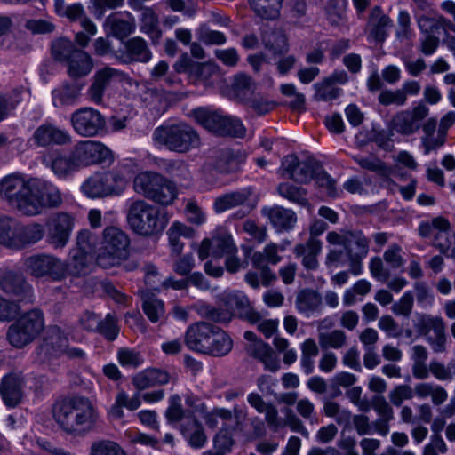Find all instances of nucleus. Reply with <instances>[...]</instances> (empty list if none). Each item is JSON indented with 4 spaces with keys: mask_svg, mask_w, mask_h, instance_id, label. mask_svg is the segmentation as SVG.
<instances>
[{
    "mask_svg": "<svg viewBox=\"0 0 455 455\" xmlns=\"http://www.w3.org/2000/svg\"><path fill=\"white\" fill-rule=\"evenodd\" d=\"M52 415L64 432L75 436L85 435L95 431L100 425L97 407L84 396L57 402L53 405Z\"/></svg>",
    "mask_w": 455,
    "mask_h": 455,
    "instance_id": "nucleus-1",
    "label": "nucleus"
},
{
    "mask_svg": "<svg viewBox=\"0 0 455 455\" xmlns=\"http://www.w3.org/2000/svg\"><path fill=\"white\" fill-rule=\"evenodd\" d=\"M152 140L156 146L177 153H187L201 145L197 131L185 122L156 127Z\"/></svg>",
    "mask_w": 455,
    "mask_h": 455,
    "instance_id": "nucleus-2",
    "label": "nucleus"
},
{
    "mask_svg": "<svg viewBox=\"0 0 455 455\" xmlns=\"http://www.w3.org/2000/svg\"><path fill=\"white\" fill-rule=\"evenodd\" d=\"M326 240L330 244L342 246L349 262V272L353 275L363 273V260L369 253L370 240L362 231L329 232Z\"/></svg>",
    "mask_w": 455,
    "mask_h": 455,
    "instance_id": "nucleus-3",
    "label": "nucleus"
},
{
    "mask_svg": "<svg viewBox=\"0 0 455 455\" xmlns=\"http://www.w3.org/2000/svg\"><path fill=\"white\" fill-rule=\"evenodd\" d=\"M52 54L53 58L65 63L69 77L77 79L86 76L93 68V59L82 49H77L68 38H59L52 42Z\"/></svg>",
    "mask_w": 455,
    "mask_h": 455,
    "instance_id": "nucleus-4",
    "label": "nucleus"
},
{
    "mask_svg": "<svg viewBox=\"0 0 455 455\" xmlns=\"http://www.w3.org/2000/svg\"><path fill=\"white\" fill-rule=\"evenodd\" d=\"M127 220L135 233L149 236L161 233L167 225L168 218L159 208L138 200L131 204Z\"/></svg>",
    "mask_w": 455,
    "mask_h": 455,
    "instance_id": "nucleus-5",
    "label": "nucleus"
},
{
    "mask_svg": "<svg viewBox=\"0 0 455 455\" xmlns=\"http://www.w3.org/2000/svg\"><path fill=\"white\" fill-rule=\"evenodd\" d=\"M130 239L121 228L107 227L98 249L97 264L103 268L119 265L129 254Z\"/></svg>",
    "mask_w": 455,
    "mask_h": 455,
    "instance_id": "nucleus-6",
    "label": "nucleus"
},
{
    "mask_svg": "<svg viewBox=\"0 0 455 455\" xmlns=\"http://www.w3.org/2000/svg\"><path fill=\"white\" fill-rule=\"evenodd\" d=\"M134 190L160 204H171L177 196L174 183L155 172H142L133 180Z\"/></svg>",
    "mask_w": 455,
    "mask_h": 455,
    "instance_id": "nucleus-7",
    "label": "nucleus"
},
{
    "mask_svg": "<svg viewBox=\"0 0 455 455\" xmlns=\"http://www.w3.org/2000/svg\"><path fill=\"white\" fill-rule=\"evenodd\" d=\"M44 328L43 313L40 310H31L9 326L7 340L12 347L22 348L31 343Z\"/></svg>",
    "mask_w": 455,
    "mask_h": 455,
    "instance_id": "nucleus-8",
    "label": "nucleus"
},
{
    "mask_svg": "<svg viewBox=\"0 0 455 455\" xmlns=\"http://www.w3.org/2000/svg\"><path fill=\"white\" fill-rule=\"evenodd\" d=\"M63 200L59 188L51 182L32 179L29 199L24 216H36L45 209L57 208Z\"/></svg>",
    "mask_w": 455,
    "mask_h": 455,
    "instance_id": "nucleus-9",
    "label": "nucleus"
},
{
    "mask_svg": "<svg viewBox=\"0 0 455 455\" xmlns=\"http://www.w3.org/2000/svg\"><path fill=\"white\" fill-rule=\"evenodd\" d=\"M31 184L32 179L26 180L21 174L7 175L0 180V197L21 215H25Z\"/></svg>",
    "mask_w": 455,
    "mask_h": 455,
    "instance_id": "nucleus-10",
    "label": "nucleus"
},
{
    "mask_svg": "<svg viewBox=\"0 0 455 455\" xmlns=\"http://www.w3.org/2000/svg\"><path fill=\"white\" fill-rule=\"evenodd\" d=\"M80 169L97 164H111L114 153L104 143L98 140H80L70 148Z\"/></svg>",
    "mask_w": 455,
    "mask_h": 455,
    "instance_id": "nucleus-11",
    "label": "nucleus"
},
{
    "mask_svg": "<svg viewBox=\"0 0 455 455\" xmlns=\"http://www.w3.org/2000/svg\"><path fill=\"white\" fill-rule=\"evenodd\" d=\"M23 267L27 274L36 278L47 277L54 282L64 279L63 261L52 254L37 253L27 257Z\"/></svg>",
    "mask_w": 455,
    "mask_h": 455,
    "instance_id": "nucleus-12",
    "label": "nucleus"
},
{
    "mask_svg": "<svg viewBox=\"0 0 455 455\" xmlns=\"http://www.w3.org/2000/svg\"><path fill=\"white\" fill-rule=\"evenodd\" d=\"M74 131L82 137L98 135L105 126L104 116L92 108H81L72 113L70 117Z\"/></svg>",
    "mask_w": 455,
    "mask_h": 455,
    "instance_id": "nucleus-13",
    "label": "nucleus"
},
{
    "mask_svg": "<svg viewBox=\"0 0 455 455\" xmlns=\"http://www.w3.org/2000/svg\"><path fill=\"white\" fill-rule=\"evenodd\" d=\"M74 227V219L66 212H59L52 217L46 224V242L53 249L64 248L70 238Z\"/></svg>",
    "mask_w": 455,
    "mask_h": 455,
    "instance_id": "nucleus-14",
    "label": "nucleus"
},
{
    "mask_svg": "<svg viewBox=\"0 0 455 455\" xmlns=\"http://www.w3.org/2000/svg\"><path fill=\"white\" fill-rule=\"evenodd\" d=\"M428 113L427 105L419 101L412 108L395 114L391 121L392 129L402 135H411L419 130Z\"/></svg>",
    "mask_w": 455,
    "mask_h": 455,
    "instance_id": "nucleus-15",
    "label": "nucleus"
},
{
    "mask_svg": "<svg viewBox=\"0 0 455 455\" xmlns=\"http://www.w3.org/2000/svg\"><path fill=\"white\" fill-rule=\"evenodd\" d=\"M123 48L116 50L114 59L122 64L148 63L153 54L148 42L141 36H133L123 41Z\"/></svg>",
    "mask_w": 455,
    "mask_h": 455,
    "instance_id": "nucleus-16",
    "label": "nucleus"
},
{
    "mask_svg": "<svg viewBox=\"0 0 455 455\" xmlns=\"http://www.w3.org/2000/svg\"><path fill=\"white\" fill-rule=\"evenodd\" d=\"M124 78L125 73L110 66H105L98 69L87 91L90 100L97 104L101 103L107 88L112 83L121 82Z\"/></svg>",
    "mask_w": 455,
    "mask_h": 455,
    "instance_id": "nucleus-17",
    "label": "nucleus"
},
{
    "mask_svg": "<svg viewBox=\"0 0 455 455\" xmlns=\"http://www.w3.org/2000/svg\"><path fill=\"white\" fill-rule=\"evenodd\" d=\"M0 290L22 302H31L33 299V288L24 276L7 268L0 269Z\"/></svg>",
    "mask_w": 455,
    "mask_h": 455,
    "instance_id": "nucleus-18",
    "label": "nucleus"
},
{
    "mask_svg": "<svg viewBox=\"0 0 455 455\" xmlns=\"http://www.w3.org/2000/svg\"><path fill=\"white\" fill-rule=\"evenodd\" d=\"M69 132L60 127L52 124L44 123L40 124L33 132L30 139L33 143L39 148H49L52 146H62L71 142Z\"/></svg>",
    "mask_w": 455,
    "mask_h": 455,
    "instance_id": "nucleus-19",
    "label": "nucleus"
},
{
    "mask_svg": "<svg viewBox=\"0 0 455 455\" xmlns=\"http://www.w3.org/2000/svg\"><path fill=\"white\" fill-rule=\"evenodd\" d=\"M214 327V324L204 321L190 324L184 336L187 347L194 352L205 354Z\"/></svg>",
    "mask_w": 455,
    "mask_h": 455,
    "instance_id": "nucleus-20",
    "label": "nucleus"
},
{
    "mask_svg": "<svg viewBox=\"0 0 455 455\" xmlns=\"http://www.w3.org/2000/svg\"><path fill=\"white\" fill-rule=\"evenodd\" d=\"M108 35L124 41L136 30L135 17L129 12H118L108 16L104 22Z\"/></svg>",
    "mask_w": 455,
    "mask_h": 455,
    "instance_id": "nucleus-21",
    "label": "nucleus"
},
{
    "mask_svg": "<svg viewBox=\"0 0 455 455\" xmlns=\"http://www.w3.org/2000/svg\"><path fill=\"white\" fill-rule=\"evenodd\" d=\"M68 340L60 328L52 326L49 328L46 337L37 349V355L41 361L51 357L60 356L67 350Z\"/></svg>",
    "mask_w": 455,
    "mask_h": 455,
    "instance_id": "nucleus-22",
    "label": "nucleus"
},
{
    "mask_svg": "<svg viewBox=\"0 0 455 455\" xmlns=\"http://www.w3.org/2000/svg\"><path fill=\"white\" fill-rule=\"evenodd\" d=\"M129 1L132 9H140V14L139 16L140 31L148 36L152 44H158L162 38L163 31L160 28L156 12L151 7H140L139 3H133L132 0Z\"/></svg>",
    "mask_w": 455,
    "mask_h": 455,
    "instance_id": "nucleus-23",
    "label": "nucleus"
},
{
    "mask_svg": "<svg viewBox=\"0 0 455 455\" xmlns=\"http://www.w3.org/2000/svg\"><path fill=\"white\" fill-rule=\"evenodd\" d=\"M24 379L20 374L9 373L5 375L0 384V395L8 407L17 406L24 395Z\"/></svg>",
    "mask_w": 455,
    "mask_h": 455,
    "instance_id": "nucleus-24",
    "label": "nucleus"
},
{
    "mask_svg": "<svg viewBox=\"0 0 455 455\" xmlns=\"http://www.w3.org/2000/svg\"><path fill=\"white\" fill-rule=\"evenodd\" d=\"M392 21L379 6L371 9L366 26L368 40L381 43L388 35Z\"/></svg>",
    "mask_w": 455,
    "mask_h": 455,
    "instance_id": "nucleus-25",
    "label": "nucleus"
},
{
    "mask_svg": "<svg viewBox=\"0 0 455 455\" xmlns=\"http://www.w3.org/2000/svg\"><path fill=\"white\" fill-rule=\"evenodd\" d=\"M92 259L93 257L80 249L70 250L67 261H63L64 279L68 275L82 276L89 274L92 267Z\"/></svg>",
    "mask_w": 455,
    "mask_h": 455,
    "instance_id": "nucleus-26",
    "label": "nucleus"
},
{
    "mask_svg": "<svg viewBox=\"0 0 455 455\" xmlns=\"http://www.w3.org/2000/svg\"><path fill=\"white\" fill-rule=\"evenodd\" d=\"M224 302L228 308L227 313L230 314V319L233 315L247 318L251 323L259 320V314L254 312L250 307L249 299L242 291H233L225 295Z\"/></svg>",
    "mask_w": 455,
    "mask_h": 455,
    "instance_id": "nucleus-27",
    "label": "nucleus"
},
{
    "mask_svg": "<svg viewBox=\"0 0 455 455\" xmlns=\"http://www.w3.org/2000/svg\"><path fill=\"white\" fill-rule=\"evenodd\" d=\"M261 212L277 232L290 231L297 222L295 212L282 206L263 207Z\"/></svg>",
    "mask_w": 455,
    "mask_h": 455,
    "instance_id": "nucleus-28",
    "label": "nucleus"
},
{
    "mask_svg": "<svg viewBox=\"0 0 455 455\" xmlns=\"http://www.w3.org/2000/svg\"><path fill=\"white\" fill-rule=\"evenodd\" d=\"M247 402L257 412L265 415V421L271 430L276 432L281 427L282 419L273 403L265 402L262 396L255 392L247 395Z\"/></svg>",
    "mask_w": 455,
    "mask_h": 455,
    "instance_id": "nucleus-29",
    "label": "nucleus"
},
{
    "mask_svg": "<svg viewBox=\"0 0 455 455\" xmlns=\"http://www.w3.org/2000/svg\"><path fill=\"white\" fill-rule=\"evenodd\" d=\"M322 251V243L315 237H309L306 243H299L293 252L298 258H302V265L307 270H315L319 267L317 257Z\"/></svg>",
    "mask_w": 455,
    "mask_h": 455,
    "instance_id": "nucleus-30",
    "label": "nucleus"
},
{
    "mask_svg": "<svg viewBox=\"0 0 455 455\" xmlns=\"http://www.w3.org/2000/svg\"><path fill=\"white\" fill-rule=\"evenodd\" d=\"M180 431L192 448H203L207 442L204 428L194 415L188 417L185 421L180 423Z\"/></svg>",
    "mask_w": 455,
    "mask_h": 455,
    "instance_id": "nucleus-31",
    "label": "nucleus"
},
{
    "mask_svg": "<svg viewBox=\"0 0 455 455\" xmlns=\"http://www.w3.org/2000/svg\"><path fill=\"white\" fill-rule=\"evenodd\" d=\"M248 354L263 363L265 370L275 372L280 369V361L272 347L264 341L251 343Z\"/></svg>",
    "mask_w": 455,
    "mask_h": 455,
    "instance_id": "nucleus-32",
    "label": "nucleus"
},
{
    "mask_svg": "<svg viewBox=\"0 0 455 455\" xmlns=\"http://www.w3.org/2000/svg\"><path fill=\"white\" fill-rule=\"evenodd\" d=\"M295 307L299 314L311 317L322 311V297L315 291L302 290L296 296Z\"/></svg>",
    "mask_w": 455,
    "mask_h": 455,
    "instance_id": "nucleus-33",
    "label": "nucleus"
},
{
    "mask_svg": "<svg viewBox=\"0 0 455 455\" xmlns=\"http://www.w3.org/2000/svg\"><path fill=\"white\" fill-rule=\"evenodd\" d=\"M111 177L105 173H94L81 186L84 195L91 198L104 197L114 194V188L109 185Z\"/></svg>",
    "mask_w": 455,
    "mask_h": 455,
    "instance_id": "nucleus-34",
    "label": "nucleus"
},
{
    "mask_svg": "<svg viewBox=\"0 0 455 455\" xmlns=\"http://www.w3.org/2000/svg\"><path fill=\"white\" fill-rule=\"evenodd\" d=\"M169 381L170 374L164 370L156 368L144 370L132 378V384L139 390L165 385Z\"/></svg>",
    "mask_w": 455,
    "mask_h": 455,
    "instance_id": "nucleus-35",
    "label": "nucleus"
},
{
    "mask_svg": "<svg viewBox=\"0 0 455 455\" xmlns=\"http://www.w3.org/2000/svg\"><path fill=\"white\" fill-rule=\"evenodd\" d=\"M371 406L379 416L378 419L373 421L376 433L386 436L389 433V422L394 419L393 409L384 396H374Z\"/></svg>",
    "mask_w": 455,
    "mask_h": 455,
    "instance_id": "nucleus-36",
    "label": "nucleus"
},
{
    "mask_svg": "<svg viewBox=\"0 0 455 455\" xmlns=\"http://www.w3.org/2000/svg\"><path fill=\"white\" fill-rule=\"evenodd\" d=\"M19 232L16 239L15 250H21L40 242L44 235V227L37 222L27 225L19 223Z\"/></svg>",
    "mask_w": 455,
    "mask_h": 455,
    "instance_id": "nucleus-37",
    "label": "nucleus"
},
{
    "mask_svg": "<svg viewBox=\"0 0 455 455\" xmlns=\"http://www.w3.org/2000/svg\"><path fill=\"white\" fill-rule=\"evenodd\" d=\"M413 394L420 400L430 397L435 406L442 405L448 399L447 390L443 386L434 382L417 383L414 386Z\"/></svg>",
    "mask_w": 455,
    "mask_h": 455,
    "instance_id": "nucleus-38",
    "label": "nucleus"
},
{
    "mask_svg": "<svg viewBox=\"0 0 455 455\" xmlns=\"http://www.w3.org/2000/svg\"><path fill=\"white\" fill-rule=\"evenodd\" d=\"M209 343L210 346L204 355L212 356L227 355L233 347V340L230 336L217 325L213 329Z\"/></svg>",
    "mask_w": 455,
    "mask_h": 455,
    "instance_id": "nucleus-39",
    "label": "nucleus"
},
{
    "mask_svg": "<svg viewBox=\"0 0 455 455\" xmlns=\"http://www.w3.org/2000/svg\"><path fill=\"white\" fill-rule=\"evenodd\" d=\"M251 196V191L249 188L224 194L215 199L213 209L217 213L226 212L231 208L243 205L249 200Z\"/></svg>",
    "mask_w": 455,
    "mask_h": 455,
    "instance_id": "nucleus-40",
    "label": "nucleus"
},
{
    "mask_svg": "<svg viewBox=\"0 0 455 455\" xmlns=\"http://www.w3.org/2000/svg\"><path fill=\"white\" fill-rule=\"evenodd\" d=\"M285 250V244L267 243L262 251H256L251 256V263L254 267H261L263 265H276L282 260L280 251Z\"/></svg>",
    "mask_w": 455,
    "mask_h": 455,
    "instance_id": "nucleus-41",
    "label": "nucleus"
},
{
    "mask_svg": "<svg viewBox=\"0 0 455 455\" xmlns=\"http://www.w3.org/2000/svg\"><path fill=\"white\" fill-rule=\"evenodd\" d=\"M80 95L79 88L68 83H63L52 92V103L56 108L76 104Z\"/></svg>",
    "mask_w": 455,
    "mask_h": 455,
    "instance_id": "nucleus-42",
    "label": "nucleus"
},
{
    "mask_svg": "<svg viewBox=\"0 0 455 455\" xmlns=\"http://www.w3.org/2000/svg\"><path fill=\"white\" fill-rule=\"evenodd\" d=\"M195 230L180 221L173 222L167 231L169 245L172 251L180 254L183 250V243L180 242L181 237L191 238L194 236Z\"/></svg>",
    "mask_w": 455,
    "mask_h": 455,
    "instance_id": "nucleus-43",
    "label": "nucleus"
},
{
    "mask_svg": "<svg viewBox=\"0 0 455 455\" xmlns=\"http://www.w3.org/2000/svg\"><path fill=\"white\" fill-rule=\"evenodd\" d=\"M212 251V256L214 258H221L228 254H236L238 250L234 243L230 234L224 230L218 231L211 238Z\"/></svg>",
    "mask_w": 455,
    "mask_h": 455,
    "instance_id": "nucleus-44",
    "label": "nucleus"
},
{
    "mask_svg": "<svg viewBox=\"0 0 455 455\" xmlns=\"http://www.w3.org/2000/svg\"><path fill=\"white\" fill-rule=\"evenodd\" d=\"M222 114L219 111H212L206 108H198L193 109L191 116L195 121L204 129L218 134L220 123L222 119Z\"/></svg>",
    "mask_w": 455,
    "mask_h": 455,
    "instance_id": "nucleus-45",
    "label": "nucleus"
},
{
    "mask_svg": "<svg viewBox=\"0 0 455 455\" xmlns=\"http://www.w3.org/2000/svg\"><path fill=\"white\" fill-rule=\"evenodd\" d=\"M411 371L415 379L424 380L428 379V369L427 360L428 353L427 348L422 345H415L411 347Z\"/></svg>",
    "mask_w": 455,
    "mask_h": 455,
    "instance_id": "nucleus-46",
    "label": "nucleus"
},
{
    "mask_svg": "<svg viewBox=\"0 0 455 455\" xmlns=\"http://www.w3.org/2000/svg\"><path fill=\"white\" fill-rule=\"evenodd\" d=\"M17 220L8 216H0V244L15 250L19 232Z\"/></svg>",
    "mask_w": 455,
    "mask_h": 455,
    "instance_id": "nucleus-47",
    "label": "nucleus"
},
{
    "mask_svg": "<svg viewBox=\"0 0 455 455\" xmlns=\"http://www.w3.org/2000/svg\"><path fill=\"white\" fill-rule=\"evenodd\" d=\"M52 171L60 178H66L79 170L74 156L69 150L68 154L59 152L51 164Z\"/></svg>",
    "mask_w": 455,
    "mask_h": 455,
    "instance_id": "nucleus-48",
    "label": "nucleus"
},
{
    "mask_svg": "<svg viewBox=\"0 0 455 455\" xmlns=\"http://www.w3.org/2000/svg\"><path fill=\"white\" fill-rule=\"evenodd\" d=\"M283 0H248L255 14L262 19L275 20L280 14Z\"/></svg>",
    "mask_w": 455,
    "mask_h": 455,
    "instance_id": "nucleus-49",
    "label": "nucleus"
},
{
    "mask_svg": "<svg viewBox=\"0 0 455 455\" xmlns=\"http://www.w3.org/2000/svg\"><path fill=\"white\" fill-rule=\"evenodd\" d=\"M141 300L143 311L150 322L157 323L164 317V304L156 295L143 292Z\"/></svg>",
    "mask_w": 455,
    "mask_h": 455,
    "instance_id": "nucleus-50",
    "label": "nucleus"
},
{
    "mask_svg": "<svg viewBox=\"0 0 455 455\" xmlns=\"http://www.w3.org/2000/svg\"><path fill=\"white\" fill-rule=\"evenodd\" d=\"M262 42L265 47L274 54H283L289 51L288 39L280 29L265 31Z\"/></svg>",
    "mask_w": 455,
    "mask_h": 455,
    "instance_id": "nucleus-51",
    "label": "nucleus"
},
{
    "mask_svg": "<svg viewBox=\"0 0 455 455\" xmlns=\"http://www.w3.org/2000/svg\"><path fill=\"white\" fill-rule=\"evenodd\" d=\"M218 135L243 138L245 136L246 128L242 121L232 116H222L220 123Z\"/></svg>",
    "mask_w": 455,
    "mask_h": 455,
    "instance_id": "nucleus-52",
    "label": "nucleus"
},
{
    "mask_svg": "<svg viewBox=\"0 0 455 455\" xmlns=\"http://www.w3.org/2000/svg\"><path fill=\"white\" fill-rule=\"evenodd\" d=\"M100 243V241H99L95 233L84 229L78 233L75 249H80L88 253V255L95 257V260L97 261Z\"/></svg>",
    "mask_w": 455,
    "mask_h": 455,
    "instance_id": "nucleus-53",
    "label": "nucleus"
},
{
    "mask_svg": "<svg viewBox=\"0 0 455 455\" xmlns=\"http://www.w3.org/2000/svg\"><path fill=\"white\" fill-rule=\"evenodd\" d=\"M89 455H127L116 442L109 439H99L91 444Z\"/></svg>",
    "mask_w": 455,
    "mask_h": 455,
    "instance_id": "nucleus-54",
    "label": "nucleus"
},
{
    "mask_svg": "<svg viewBox=\"0 0 455 455\" xmlns=\"http://www.w3.org/2000/svg\"><path fill=\"white\" fill-rule=\"evenodd\" d=\"M444 16L443 15H421L418 19V26L422 35H435L443 31Z\"/></svg>",
    "mask_w": 455,
    "mask_h": 455,
    "instance_id": "nucleus-55",
    "label": "nucleus"
},
{
    "mask_svg": "<svg viewBox=\"0 0 455 455\" xmlns=\"http://www.w3.org/2000/svg\"><path fill=\"white\" fill-rule=\"evenodd\" d=\"M196 313L202 317L216 323H228L230 314L225 310L216 308L206 303H198L195 306Z\"/></svg>",
    "mask_w": 455,
    "mask_h": 455,
    "instance_id": "nucleus-56",
    "label": "nucleus"
},
{
    "mask_svg": "<svg viewBox=\"0 0 455 455\" xmlns=\"http://www.w3.org/2000/svg\"><path fill=\"white\" fill-rule=\"evenodd\" d=\"M277 191L281 196L288 199L292 203L300 205H305L307 204V200L306 198V191L302 188L297 187L288 182H283L277 187Z\"/></svg>",
    "mask_w": 455,
    "mask_h": 455,
    "instance_id": "nucleus-57",
    "label": "nucleus"
},
{
    "mask_svg": "<svg viewBox=\"0 0 455 455\" xmlns=\"http://www.w3.org/2000/svg\"><path fill=\"white\" fill-rule=\"evenodd\" d=\"M445 324L440 316H432L430 315H419L415 324L416 330L426 338L431 331H435Z\"/></svg>",
    "mask_w": 455,
    "mask_h": 455,
    "instance_id": "nucleus-58",
    "label": "nucleus"
},
{
    "mask_svg": "<svg viewBox=\"0 0 455 455\" xmlns=\"http://www.w3.org/2000/svg\"><path fill=\"white\" fill-rule=\"evenodd\" d=\"M347 336L341 330H334L319 334V344L323 349H339L345 346Z\"/></svg>",
    "mask_w": 455,
    "mask_h": 455,
    "instance_id": "nucleus-59",
    "label": "nucleus"
},
{
    "mask_svg": "<svg viewBox=\"0 0 455 455\" xmlns=\"http://www.w3.org/2000/svg\"><path fill=\"white\" fill-rule=\"evenodd\" d=\"M169 405L165 411V418L171 423L183 422L190 415H186L181 405V398L179 395H173L169 398Z\"/></svg>",
    "mask_w": 455,
    "mask_h": 455,
    "instance_id": "nucleus-60",
    "label": "nucleus"
},
{
    "mask_svg": "<svg viewBox=\"0 0 455 455\" xmlns=\"http://www.w3.org/2000/svg\"><path fill=\"white\" fill-rule=\"evenodd\" d=\"M203 418L204 419L205 424L209 428L215 429L219 426V419L222 420L223 426L227 425V421L232 419V411L231 410L222 408V407H214L210 411H205L203 413Z\"/></svg>",
    "mask_w": 455,
    "mask_h": 455,
    "instance_id": "nucleus-61",
    "label": "nucleus"
},
{
    "mask_svg": "<svg viewBox=\"0 0 455 455\" xmlns=\"http://www.w3.org/2000/svg\"><path fill=\"white\" fill-rule=\"evenodd\" d=\"M315 98L319 100H332L337 99L342 90L336 87L328 78H323L321 82L315 84Z\"/></svg>",
    "mask_w": 455,
    "mask_h": 455,
    "instance_id": "nucleus-62",
    "label": "nucleus"
},
{
    "mask_svg": "<svg viewBox=\"0 0 455 455\" xmlns=\"http://www.w3.org/2000/svg\"><path fill=\"white\" fill-rule=\"evenodd\" d=\"M428 377L430 374L439 381L453 380L451 362L447 364L437 360H432L427 366Z\"/></svg>",
    "mask_w": 455,
    "mask_h": 455,
    "instance_id": "nucleus-63",
    "label": "nucleus"
},
{
    "mask_svg": "<svg viewBox=\"0 0 455 455\" xmlns=\"http://www.w3.org/2000/svg\"><path fill=\"white\" fill-rule=\"evenodd\" d=\"M383 259L391 269L403 268L405 264V259L403 256V249L396 243L388 246L383 253Z\"/></svg>",
    "mask_w": 455,
    "mask_h": 455,
    "instance_id": "nucleus-64",
    "label": "nucleus"
}]
</instances>
